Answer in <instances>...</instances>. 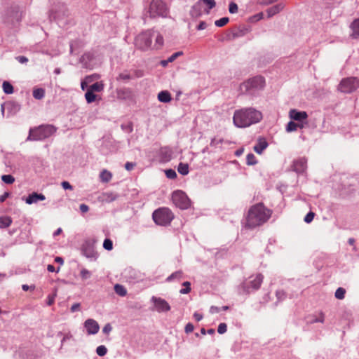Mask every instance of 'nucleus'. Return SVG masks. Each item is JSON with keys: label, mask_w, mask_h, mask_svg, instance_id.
<instances>
[{"label": "nucleus", "mask_w": 359, "mask_h": 359, "mask_svg": "<svg viewBox=\"0 0 359 359\" xmlns=\"http://www.w3.org/2000/svg\"><path fill=\"white\" fill-rule=\"evenodd\" d=\"M272 211L264 206L262 203L250 207L246 217L245 227L254 229L266 222L271 217Z\"/></svg>", "instance_id": "1"}, {"label": "nucleus", "mask_w": 359, "mask_h": 359, "mask_svg": "<svg viewBox=\"0 0 359 359\" xmlns=\"http://www.w3.org/2000/svg\"><path fill=\"white\" fill-rule=\"evenodd\" d=\"M262 119V112L252 107L236 110L233 116V123L238 128L249 127L259 123Z\"/></svg>", "instance_id": "2"}, {"label": "nucleus", "mask_w": 359, "mask_h": 359, "mask_svg": "<svg viewBox=\"0 0 359 359\" xmlns=\"http://www.w3.org/2000/svg\"><path fill=\"white\" fill-rule=\"evenodd\" d=\"M168 13V7L163 0H151L146 8L145 18H167Z\"/></svg>", "instance_id": "3"}, {"label": "nucleus", "mask_w": 359, "mask_h": 359, "mask_svg": "<svg viewBox=\"0 0 359 359\" xmlns=\"http://www.w3.org/2000/svg\"><path fill=\"white\" fill-rule=\"evenodd\" d=\"M152 217L156 224L166 226L170 224L174 215L169 208H160L153 212Z\"/></svg>", "instance_id": "4"}, {"label": "nucleus", "mask_w": 359, "mask_h": 359, "mask_svg": "<svg viewBox=\"0 0 359 359\" xmlns=\"http://www.w3.org/2000/svg\"><path fill=\"white\" fill-rule=\"evenodd\" d=\"M56 131L53 126H41L34 129H31L28 136L29 140H41L48 137Z\"/></svg>", "instance_id": "5"}, {"label": "nucleus", "mask_w": 359, "mask_h": 359, "mask_svg": "<svg viewBox=\"0 0 359 359\" xmlns=\"http://www.w3.org/2000/svg\"><path fill=\"white\" fill-rule=\"evenodd\" d=\"M264 83L265 81L262 76H255L242 83L240 90L243 93L261 90L264 88Z\"/></svg>", "instance_id": "6"}, {"label": "nucleus", "mask_w": 359, "mask_h": 359, "mask_svg": "<svg viewBox=\"0 0 359 359\" xmlns=\"http://www.w3.org/2000/svg\"><path fill=\"white\" fill-rule=\"evenodd\" d=\"M155 34L153 29H149L138 34L135 39V46L142 50L151 48V39Z\"/></svg>", "instance_id": "7"}, {"label": "nucleus", "mask_w": 359, "mask_h": 359, "mask_svg": "<svg viewBox=\"0 0 359 359\" xmlns=\"http://www.w3.org/2000/svg\"><path fill=\"white\" fill-rule=\"evenodd\" d=\"M359 88V78L347 77L343 79L337 86V90L343 93H351Z\"/></svg>", "instance_id": "8"}, {"label": "nucleus", "mask_w": 359, "mask_h": 359, "mask_svg": "<svg viewBox=\"0 0 359 359\" xmlns=\"http://www.w3.org/2000/svg\"><path fill=\"white\" fill-rule=\"evenodd\" d=\"M172 200L177 207L182 210L189 208L191 205V201L187 194L180 190L172 193Z\"/></svg>", "instance_id": "9"}, {"label": "nucleus", "mask_w": 359, "mask_h": 359, "mask_svg": "<svg viewBox=\"0 0 359 359\" xmlns=\"http://www.w3.org/2000/svg\"><path fill=\"white\" fill-rule=\"evenodd\" d=\"M252 278L253 279L250 280L249 282L243 283V289L248 293L250 292V289L258 290L260 287L264 279V276L261 273H257L255 277H250V278Z\"/></svg>", "instance_id": "10"}, {"label": "nucleus", "mask_w": 359, "mask_h": 359, "mask_svg": "<svg viewBox=\"0 0 359 359\" xmlns=\"http://www.w3.org/2000/svg\"><path fill=\"white\" fill-rule=\"evenodd\" d=\"M152 301L157 311L166 312L170 310L169 304L165 299L160 297H153Z\"/></svg>", "instance_id": "11"}, {"label": "nucleus", "mask_w": 359, "mask_h": 359, "mask_svg": "<svg viewBox=\"0 0 359 359\" xmlns=\"http://www.w3.org/2000/svg\"><path fill=\"white\" fill-rule=\"evenodd\" d=\"M84 327H86L88 334H95L98 332L100 329L97 322L91 318L85 321Z\"/></svg>", "instance_id": "12"}, {"label": "nucleus", "mask_w": 359, "mask_h": 359, "mask_svg": "<svg viewBox=\"0 0 359 359\" xmlns=\"http://www.w3.org/2000/svg\"><path fill=\"white\" fill-rule=\"evenodd\" d=\"M118 198V194L112 192L107 191L102 193L97 198L98 201L102 203H111Z\"/></svg>", "instance_id": "13"}, {"label": "nucleus", "mask_w": 359, "mask_h": 359, "mask_svg": "<svg viewBox=\"0 0 359 359\" xmlns=\"http://www.w3.org/2000/svg\"><path fill=\"white\" fill-rule=\"evenodd\" d=\"M83 255L88 258L96 259L97 252L95 250L93 246L90 243H86L83 246Z\"/></svg>", "instance_id": "14"}, {"label": "nucleus", "mask_w": 359, "mask_h": 359, "mask_svg": "<svg viewBox=\"0 0 359 359\" xmlns=\"http://www.w3.org/2000/svg\"><path fill=\"white\" fill-rule=\"evenodd\" d=\"M289 116L291 119L297 121H303L308 117L306 111H299L297 109H291L289 111Z\"/></svg>", "instance_id": "15"}, {"label": "nucleus", "mask_w": 359, "mask_h": 359, "mask_svg": "<svg viewBox=\"0 0 359 359\" xmlns=\"http://www.w3.org/2000/svg\"><path fill=\"white\" fill-rule=\"evenodd\" d=\"M204 9H205V8H204V4H203L202 1L200 0L192 7L191 15L194 18H198L201 16L203 13H205Z\"/></svg>", "instance_id": "16"}, {"label": "nucleus", "mask_w": 359, "mask_h": 359, "mask_svg": "<svg viewBox=\"0 0 359 359\" xmlns=\"http://www.w3.org/2000/svg\"><path fill=\"white\" fill-rule=\"evenodd\" d=\"M268 147V143L266 139L263 137H259L257 139V143L254 146V151L258 154H262L263 151Z\"/></svg>", "instance_id": "17"}, {"label": "nucleus", "mask_w": 359, "mask_h": 359, "mask_svg": "<svg viewBox=\"0 0 359 359\" xmlns=\"http://www.w3.org/2000/svg\"><path fill=\"white\" fill-rule=\"evenodd\" d=\"M46 197L43 194L33 192L29 195L25 201L27 204H32L37 203L39 201H44Z\"/></svg>", "instance_id": "18"}, {"label": "nucleus", "mask_w": 359, "mask_h": 359, "mask_svg": "<svg viewBox=\"0 0 359 359\" xmlns=\"http://www.w3.org/2000/svg\"><path fill=\"white\" fill-rule=\"evenodd\" d=\"M293 168L297 172H303L306 168V160L305 158L296 160L294 162Z\"/></svg>", "instance_id": "19"}, {"label": "nucleus", "mask_w": 359, "mask_h": 359, "mask_svg": "<svg viewBox=\"0 0 359 359\" xmlns=\"http://www.w3.org/2000/svg\"><path fill=\"white\" fill-rule=\"evenodd\" d=\"M285 7L283 3L278 4L266 10L267 17L271 18L274 15L279 13Z\"/></svg>", "instance_id": "20"}, {"label": "nucleus", "mask_w": 359, "mask_h": 359, "mask_svg": "<svg viewBox=\"0 0 359 359\" xmlns=\"http://www.w3.org/2000/svg\"><path fill=\"white\" fill-rule=\"evenodd\" d=\"M153 37H155V43L151 48L156 50L160 49L163 46L164 41L163 36L159 32L155 31Z\"/></svg>", "instance_id": "21"}, {"label": "nucleus", "mask_w": 359, "mask_h": 359, "mask_svg": "<svg viewBox=\"0 0 359 359\" xmlns=\"http://www.w3.org/2000/svg\"><path fill=\"white\" fill-rule=\"evenodd\" d=\"M352 29V37L354 39H359V18L355 20L351 25Z\"/></svg>", "instance_id": "22"}, {"label": "nucleus", "mask_w": 359, "mask_h": 359, "mask_svg": "<svg viewBox=\"0 0 359 359\" xmlns=\"http://www.w3.org/2000/svg\"><path fill=\"white\" fill-rule=\"evenodd\" d=\"M158 99L161 102L167 103L171 100V95L168 91H161L158 95Z\"/></svg>", "instance_id": "23"}, {"label": "nucleus", "mask_w": 359, "mask_h": 359, "mask_svg": "<svg viewBox=\"0 0 359 359\" xmlns=\"http://www.w3.org/2000/svg\"><path fill=\"white\" fill-rule=\"evenodd\" d=\"M100 178L102 182L107 183L111 180L112 174L107 170H103L100 174Z\"/></svg>", "instance_id": "24"}, {"label": "nucleus", "mask_w": 359, "mask_h": 359, "mask_svg": "<svg viewBox=\"0 0 359 359\" xmlns=\"http://www.w3.org/2000/svg\"><path fill=\"white\" fill-rule=\"evenodd\" d=\"M12 224V219L10 217L4 216L0 217V228L4 229L11 226Z\"/></svg>", "instance_id": "25"}, {"label": "nucleus", "mask_w": 359, "mask_h": 359, "mask_svg": "<svg viewBox=\"0 0 359 359\" xmlns=\"http://www.w3.org/2000/svg\"><path fill=\"white\" fill-rule=\"evenodd\" d=\"M114 291L121 297H124L127 294V290L125 287L120 284H116L114 285Z\"/></svg>", "instance_id": "26"}, {"label": "nucleus", "mask_w": 359, "mask_h": 359, "mask_svg": "<svg viewBox=\"0 0 359 359\" xmlns=\"http://www.w3.org/2000/svg\"><path fill=\"white\" fill-rule=\"evenodd\" d=\"M203 4H205L207 6V8L204 9L205 11V13L208 14L210 12V10L213 8L215 5L216 2L215 0H201Z\"/></svg>", "instance_id": "27"}, {"label": "nucleus", "mask_w": 359, "mask_h": 359, "mask_svg": "<svg viewBox=\"0 0 359 359\" xmlns=\"http://www.w3.org/2000/svg\"><path fill=\"white\" fill-rule=\"evenodd\" d=\"M45 95V90L43 88H35L33 90V97L36 100L42 99Z\"/></svg>", "instance_id": "28"}, {"label": "nucleus", "mask_w": 359, "mask_h": 359, "mask_svg": "<svg viewBox=\"0 0 359 359\" xmlns=\"http://www.w3.org/2000/svg\"><path fill=\"white\" fill-rule=\"evenodd\" d=\"M96 95L94 94V92L88 89L87 92L85 94V97L88 103L93 102L96 99Z\"/></svg>", "instance_id": "29"}, {"label": "nucleus", "mask_w": 359, "mask_h": 359, "mask_svg": "<svg viewBox=\"0 0 359 359\" xmlns=\"http://www.w3.org/2000/svg\"><path fill=\"white\" fill-rule=\"evenodd\" d=\"M178 172L183 175H186L189 173V166L186 163H180L177 168Z\"/></svg>", "instance_id": "30"}, {"label": "nucleus", "mask_w": 359, "mask_h": 359, "mask_svg": "<svg viewBox=\"0 0 359 359\" xmlns=\"http://www.w3.org/2000/svg\"><path fill=\"white\" fill-rule=\"evenodd\" d=\"M2 87L6 94H11L13 93V87L9 82L4 81Z\"/></svg>", "instance_id": "31"}, {"label": "nucleus", "mask_w": 359, "mask_h": 359, "mask_svg": "<svg viewBox=\"0 0 359 359\" xmlns=\"http://www.w3.org/2000/svg\"><path fill=\"white\" fill-rule=\"evenodd\" d=\"M88 90L93 91V92H100L103 90V84L100 82H96L91 85Z\"/></svg>", "instance_id": "32"}, {"label": "nucleus", "mask_w": 359, "mask_h": 359, "mask_svg": "<svg viewBox=\"0 0 359 359\" xmlns=\"http://www.w3.org/2000/svg\"><path fill=\"white\" fill-rule=\"evenodd\" d=\"M325 321V315L323 312H320L313 319H312L310 323H323Z\"/></svg>", "instance_id": "33"}, {"label": "nucleus", "mask_w": 359, "mask_h": 359, "mask_svg": "<svg viewBox=\"0 0 359 359\" xmlns=\"http://www.w3.org/2000/svg\"><path fill=\"white\" fill-rule=\"evenodd\" d=\"M247 164L249 165H255L257 163L255 156L253 154H248L246 157Z\"/></svg>", "instance_id": "34"}, {"label": "nucleus", "mask_w": 359, "mask_h": 359, "mask_svg": "<svg viewBox=\"0 0 359 359\" xmlns=\"http://www.w3.org/2000/svg\"><path fill=\"white\" fill-rule=\"evenodd\" d=\"M229 18L224 17V18H220L219 20H216L215 22V25L217 27H224V25H226L229 22Z\"/></svg>", "instance_id": "35"}, {"label": "nucleus", "mask_w": 359, "mask_h": 359, "mask_svg": "<svg viewBox=\"0 0 359 359\" xmlns=\"http://www.w3.org/2000/svg\"><path fill=\"white\" fill-rule=\"evenodd\" d=\"M346 290L342 287H339L335 292V297L338 299H343L345 297Z\"/></svg>", "instance_id": "36"}, {"label": "nucleus", "mask_w": 359, "mask_h": 359, "mask_svg": "<svg viewBox=\"0 0 359 359\" xmlns=\"http://www.w3.org/2000/svg\"><path fill=\"white\" fill-rule=\"evenodd\" d=\"M2 181L6 184H13L15 181V178L11 175H4L1 176Z\"/></svg>", "instance_id": "37"}, {"label": "nucleus", "mask_w": 359, "mask_h": 359, "mask_svg": "<svg viewBox=\"0 0 359 359\" xmlns=\"http://www.w3.org/2000/svg\"><path fill=\"white\" fill-rule=\"evenodd\" d=\"M80 276L83 280H87L91 277V272L83 268L81 270Z\"/></svg>", "instance_id": "38"}, {"label": "nucleus", "mask_w": 359, "mask_h": 359, "mask_svg": "<svg viewBox=\"0 0 359 359\" xmlns=\"http://www.w3.org/2000/svg\"><path fill=\"white\" fill-rule=\"evenodd\" d=\"M182 285L185 287V288L181 289L180 292L181 294H188L191 291V283L189 281L184 282Z\"/></svg>", "instance_id": "39"}, {"label": "nucleus", "mask_w": 359, "mask_h": 359, "mask_svg": "<svg viewBox=\"0 0 359 359\" xmlns=\"http://www.w3.org/2000/svg\"><path fill=\"white\" fill-rule=\"evenodd\" d=\"M298 123H296L293 121H290L288 123H287V132H293V131H295L297 130V128H298Z\"/></svg>", "instance_id": "40"}, {"label": "nucleus", "mask_w": 359, "mask_h": 359, "mask_svg": "<svg viewBox=\"0 0 359 359\" xmlns=\"http://www.w3.org/2000/svg\"><path fill=\"white\" fill-rule=\"evenodd\" d=\"M103 248L107 250H111L113 249V243L109 238H106L103 243Z\"/></svg>", "instance_id": "41"}, {"label": "nucleus", "mask_w": 359, "mask_h": 359, "mask_svg": "<svg viewBox=\"0 0 359 359\" xmlns=\"http://www.w3.org/2000/svg\"><path fill=\"white\" fill-rule=\"evenodd\" d=\"M182 276V272L179 271L172 273L170 276L167 278V281L170 282L174 278L180 279Z\"/></svg>", "instance_id": "42"}, {"label": "nucleus", "mask_w": 359, "mask_h": 359, "mask_svg": "<svg viewBox=\"0 0 359 359\" xmlns=\"http://www.w3.org/2000/svg\"><path fill=\"white\" fill-rule=\"evenodd\" d=\"M107 348L103 346V345H101V346H99L97 349H96V353L98 355L100 356H104L107 354Z\"/></svg>", "instance_id": "43"}, {"label": "nucleus", "mask_w": 359, "mask_h": 359, "mask_svg": "<svg viewBox=\"0 0 359 359\" xmlns=\"http://www.w3.org/2000/svg\"><path fill=\"white\" fill-rule=\"evenodd\" d=\"M183 55V53L182 51H178L175 53H173L172 55H170L168 59L167 62H174L179 56Z\"/></svg>", "instance_id": "44"}, {"label": "nucleus", "mask_w": 359, "mask_h": 359, "mask_svg": "<svg viewBox=\"0 0 359 359\" xmlns=\"http://www.w3.org/2000/svg\"><path fill=\"white\" fill-rule=\"evenodd\" d=\"M165 175L169 179H175L177 177L175 171L172 169L166 170Z\"/></svg>", "instance_id": "45"}, {"label": "nucleus", "mask_w": 359, "mask_h": 359, "mask_svg": "<svg viewBox=\"0 0 359 359\" xmlns=\"http://www.w3.org/2000/svg\"><path fill=\"white\" fill-rule=\"evenodd\" d=\"M227 330V325L226 323H220L218 326V328H217V332L219 334H224L226 332Z\"/></svg>", "instance_id": "46"}, {"label": "nucleus", "mask_w": 359, "mask_h": 359, "mask_svg": "<svg viewBox=\"0 0 359 359\" xmlns=\"http://www.w3.org/2000/svg\"><path fill=\"white\" fill-rule=\"evenodd\" d=\"M315 216V213L313 212H309L304 217V222L306 223H310L313 221Z\"/></svg>", "instance_id": "47"}, {"label": "nucleus", "mask_w": 359, "mask_h": 359, "mask_svg": "<svg viewBox=\"0 0 359 359\" xmlns=\"http://www.w3.org/2000/svg\"><path fill=\"white\" fill-rule=\"evenodd\" d=\"M238 6L236 3L231 2L229 4V11L231 13H236L238 12Z\"/></svg>", "instance_id": "48"}, {"label": "nucleus", "mask_w": 359, "mask_h": 359, "mask_svg": "<svg viewBox=\"0 0 359 359\" xmlns=\"http://www.w3.org/2000/svg\"><path fill=\"white\" fill-rule=\"evenodd\" d=\"M264 17V13L262 12H260L256 15H255L254 16H252L251 18V20L252 22H257V21H259V20L262 19Z\"/></svg>", "instance_id": "49"}, {"label": "nucleus", "mask_w": 359, "mask_h": 359, "mask_svg": "<svg viewBox=\"0 0 359 359\" xmlns=\"http://www.w3.org/2000/svg\"><path fill=\"white\" fill-rule=\"evenodd\" d=\"M194 327L192 323H187L185 326V332L186 333H191L194 331Z\"/></svg>", "instance_id": "50"}, {"label": "nucleus", "mask_w": 359, "mask_h": 359, "mask_svg": "<svg viewBox=\"0 0 359 359\" xmlns=\"http://www.w3.org/2000/svg\"><path fill=\"white\" fill-rule=\"evenodd\" d=\"M80 307H81V304L80 303H75V304H74L71 306L70 311H71V312L74 313L76 311H79L80 310Z\"/></svg>", "instance_id": "51"}, {"label": "nucleus", "mask_w": 359, "mask_h": 359, "mask_svg": "<svg viewBox=\"0 0 359 359\" xmlns=\"http://www.w3.org/2000/svg\"><path fill=\"white\" fill-rule=\"evenodd\" d=\"M112 330V327L111 326V325L109 323H107L104 325V327H103L102 329V332L104 333V334H108Z\"/></svg>", "instance_id": "52"}, {"label": "nucleus", "mask_w": 359, "mask_h": 359, "mask_svg": "<svg viewBox=\"0 0 359 359\" xmlns=\"http://www.w3.org/2000/svg\"><path fill=\"white\" fill-rule=\"evenodd\" d=\"M55 296H56V294H52V295H49V296L48 297L47 304H48V306H51V305L54 303Z\"/></svg>", "instance_id": "53"}, {"label": "nucleus", "mask_w": 359, "mask_h": 359, "mask_svg": "<svg viewBox=\"0 0 359 359\" xmlns=\"http://www.w3.org/2000/svg\"><path fill=\"white\" fill-rule=\"evenodd\" d=\"M61 185H62V188L65 189H69V190L73 189L72 186L67 181L62 182Z\"/></svg>", "instance_id": "54"}, {"label": "nucleus", "mask_w": 359, "mask_h": 359, "mask_svg": "<svg viewBox=\"0 0 359 359\" xmlns=\"http://www.w3.org/2000/svg\"><path fill=\"white\" fill-rule=\"evenodd\" d=\"M130 76L129 74L121 73L118 75V79L128 80V79H130Z\"/></svg>", "instance_id": "55"}, {"label": "nucleus", "mask_w": 359, "mask_h": 359, "mask_svg": "<svg viewBox=\"0 0 359 359\" xmlns=\"http://www.w3.org/2000/svg\"><path fill=\"white\" fill-rule=\"evenodd\" d=\"M135 165L134 163H133L127 162V163L125 164V168H126L127 170L130 171V170H132L134 168Z\"/></svg>", "instance_id": "56"}, {"label": "nucleus", "mask_w": 359, "mask_h": 359, "mask_svg": "<svg viewBox=\"0 0 359 359\" xmlns=\"http://www.w3.org/2000/svg\"><path fill=\"white\" fill-rule=\"evenodd\" d=\"M89 210V208L87 205L86 204H81L80 205V210L83 212V213H85V212H87Z\"/></svg>", "instance_id": "57"}, {"label": "nucleus", "mask_w": 359, "mask_h": 359, "mask_svg": "<svg viewBox=\"0 0 359 359\" xmlns=\"http://www.w3.org/2000/svg\"><path fill=\"white\" fill-rule=\"evenodd\" d=\"M194 318H195V320H196V321H198H198H200V320H201L203 319V315H202V314H201V313H197V312H195V313H194Z\"/></svg>", "instance_id": "58"}, {"label": "nucleus", "mask_w": 359, "mask_h": 359, "mask_svg": "<svg viewBox=\"0 0 359 359\" xmlns=\"http://www.w3.org/2000/svg\"><path fill=\"white\" fill-rule=\"evenodd\" d=\"M16 59L20 63H25L28 61V59L25 56H18Z\"/></svg>", "instance_id": "59"}, {"label": "nucleus", "mask_w": 359, "mask_h": 359, "mask_svg": "<svg viewBox=\"0 0 359 359\" xmlns=\"http://www.w3.org/2000/svg\"><path fill=\"white\" fill-rule=\"evenodd\" d=\"M207 25L205 22H201L200 24L197 27V29L198 30H203L206 28Z\"/></svg>", "instance_id": "60"}, {"label": "nucleus", "mask_w": 359, "mask_h": 359, "mask_svg": "<svg viewBox=\"0 0 359 359\" xmlns=\"http://www.w3.org/2000/svg\"><path fill=\"white\" fill-rule=\"evenodd\" d=\"M220 311V308L217 307V306H211L210 307V312L212 313H219Z\"/></svg>", "instance_id": "61"}, {"label": "nucleus", "mask_w": 359, "mask_h": 359, "mask_svg": "<svg viewBox=\"0 0 359 359\" xmlns=\"http://www.w3.org/2000/svg\"><path fill=\"white\" fill-rule=\"evenodd\" d=\"M9 196V193L5 192L3 195L0 196V202H4Z\"/></svg>", "instance_id": "62"}, {"label": "nucleus", "mask_w": 359, "mask_h": 359, "mask_svg": "<svg viewBox=\"0 0 359 359\" xmlns=\"http://www.w3.org/2000/svg\"><path fill=\"white\" fill-rule=\"evenodd\" d=\"M22 288L24 291H27L29 289H32V290H34V286H29L27 285H22Z\"/></svg>", "instance_id": "63"}, {"label": "nucleus", "mask_w": 359, "mask_h": 359, "mask_svg": "<svg viewBox=\"0 0 359 359\" xmlns=\"http://www.w3.org/2000/svg\"><path fill=\"white\" fill-rule=\"evenodd\" d=\"M55 262L60 263V264H63V263H64L63 259L60 257H56L55 258Z\"/></svg>", "instance_id": "64"}]
</instances>
